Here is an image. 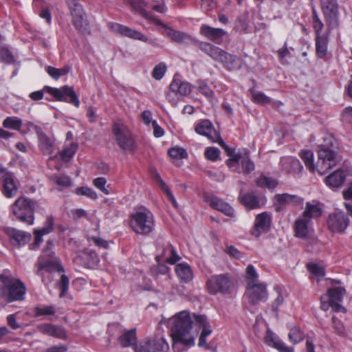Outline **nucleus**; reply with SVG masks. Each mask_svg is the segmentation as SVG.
I'll return each mask as SVG.
<instances>
[{"mask_svg": "<svg viewBox=\"0 0 352 352\" xmlns=\"http://www.w3.org/2000/svg\"><path fill=\"white\" fill-rule=\"evenodd\" d=\"M195 315L188 311H182L167 321V327L170 331L173 340V349L176 352L177 344H182L189 348L195 344V338L192 333V324H195Z\"/></svg>", "mask_w": 352, "mask_h": 352, "instance_id": "obj_1", "label": "nucleus"}, {"mask_svg": "<svg viewBox=\"0 0 352 352\" xmlns=\"http://www.w3.org/2000/svg\"><path fill=\"white\" fill-rule=\"evenodd\" d=\"M317 164L315 166L314 153L311 151L304 150L300 153V157L306 168L311 173L316 170L319 174L324 175L336 166L339 161L337 152L327 145L319 146Z\"/></svg>", "mask_w": 352, "mask_h": 352, "instance_id": "obj_2", "label": "nucleus"}, {"mask_svg": "<svg viewBox=\"0 0 352 352\" xmlns=\"http://www.w3.org/2000/svg\"><path fill=\"white\" fill-rule=\"evenodd\" d=\"M53 242L48 240L46 242L42 254L38 258V268L36 274L42 278V282L47 285L52 280V274L64 272V268L60 260L55 256V252L52 250Z\"/></svg>", "mask_w": 352, "mask_h": 352, "instance_id": "obj_3", "label": "nucleus"}, {"mask_svg": "<svg viewBox=\"0 0 352 352\" xmlns=\"http://www.w3.org/2000/svg\"><path fill=\"white\" fill-rule=\"evenodd\" d=\"M130 227L137 234L149 235L155 227L153 212L145 207L138 208L130 215Z\"/></svg>", "mask_w": 352, "mask_h": 352, "instance_id": "obj_4", "label": "nucleus"}, {"mask_svg": "<svg viewBox=\"0 0 352 352\" xmlns=\"http://www.w3.org/2000/svg\"><path fill=\"white\" fill-rule=\"evenodd\" d=\"M1 297L8 302L21 301L25 298L26 287L25 284L18 278L0 274Z\"/></svg>", "mask_w": 352, "mask_h": 352, "instance_id": "obj_5", "label": "nucleus"}, {"mask_svg": "<svg viewBox=\"0 0 352 352\" xmlns=\"http://www.w3.org/2000/svg\"><path fill=\"white\" fill-rule=\"evenodd\" d=\"M206 287L210 295H230L235 291L236 281L229 273L214 274L208 278Z\"/></svg>", "mask_w": 352, "mask_h": 352, "instance_id": "obj_6", "label": "nucleus"}, {"mask_svg": "<svg viewBox=\"0 0 352 352\" xmlns=\"http://www.w3.org/2000/svg\"><path fill=\"white\" fill-rule=\"evenodd\" d=\"M37 201L27 197H19L11 206L15 217L21 222L28 226L34 223V210Z\"/></svg>", "mask_w": 352, "mask_h": 352, "instance_id": "obj_7", "label": "nucleus"}, {"mask_svg": "<svg viewBox=\"0 0 352 352\" xmlns=\"http://www.w3.org/2000/svg\"><path fill=\"white\" fill-rule=\"evenodd\" d=\"M268 298L267 283L259 282L258 283L245 286L243 300L245 307L248 309V306H256L261 302H267Z\"/></svg>", "mask_w": 352, "mask_h": 352, "instance_id": "obj_8", "label": "nucleus"}, {"mask_svg": "<svg viewBox=\"0 0 352 352\" xmlns=\"http://www.w3.org/2000/svg\"><path fill=\"white\" fill-rule=\"evenodd\" d=\"M169 346L161 333L148 336L133 346L135 352H166Z\"/></svg>", "mask_w": 352, "mask_h": 352, "instance_id": "obj_9", "label": "nucleus"}, {"mask_svg": "<svg viewBox=\"0 0 352 352\" xmlns=\"http://www.w3.org/2000/svg\"><path fill=\"white\" fill-rule=\"evenodd\" d=\"M344 292L345 289L341 287L329 289L320 298L321 309L327 311L331 308L336 312H346L345 308L342 305Z\"/></svg>", "mask_w": 352, "mask_h": 352, "instance_id": "obj_10", "label": "nucleus"}, {"mask_svg": "<svg viewBox=\"0 0 352 352\" xmlns=\"http://www.w3.org/2000/svg\"><path fill=\"white\" fill-rule=\"evenodd\" d=\"M112 133L115 140L120 148L124 151H134L137 146L129 129L123 124L115 122L113 124Z\"/></svg>", "mask_w": 352, "mask_h": 352, "instance_id": "obj_11", "label": "nucleus"}, {"mask_svg": "<svg viewBox=\"0 0 352 352\" xmlns=\"http://www.w3.org/2000/svg\"><path fill=\"white\" fill-rule=\"evenodd\" d=\"M320 3L328 31L331 32L340 26V12L337 0H320Z\"/></svg>", "mask_w": 352, "mask_h": 352, "instance_id": "obj_12", "label": "nucleus"}, {"mask_svg": "<svg viewBox=\"0 0 352 352\" xmlns=\"http://www.w3.org/2000/svg\"><path fill=\"white\" fill-rule=\"evenodd\" d=\"M44 89L58 101L69 102L76 107L80 106V100L72 87L63 86L60 88H54L45 86Z\"/></svg>", "mask_w": 352, "mask_h": 352, "instance_id": "obj_13", "label": "nucleus"}, {"mask_svg": "<svg viewBox=\"0 0 352 352\" xmlns=\"http://www.w3.org/2000/svg\"><path fill=\"white\" fill-rule=\"evenodd\" d=\"M108 27L113 32L120 34L122 36L147 43L153 46L156 45V43L153 39L148 38L137 30L131 29L124 25L113 22L109 23Z\"/></svg>", "mask_w": 352, "mask_h": 352, "instance_id": "obj_14", "label": "nucleus"}, {"mask_svg": "<svg viewBox=\"0 0 352 352\" xmlns=\"http://www.w3.org/2000/svg\"><path fill=\"white\" fill-rule=\"evenodd\" d=\"M327 223L332 232L342 233L349 226L350 220L344 212L338 211L329 214Z\"/></svg>", "mask_w": 352, "mask_h": 352, "instance_id": "obj_15", "label": "nucleus"}, {"mask_svg": "<svg viewBox=\"0 0 352 352\" xmlns=\"http://www.w3.org/2000/svg\"><path fill=\"white\" fill-rule=\"evenodd\" d=\"M195 325L199 329H201V333L199 338L198 346L200 348H204L205 349H210V346H208L206 339L207 337L211 335L212 333V327L208 320V318L206 315H195Z\"/></svg>", "mask_w": 352, "mask_h": 352, "instance_id": "obj_16", "label": "nucleus"}, {"mask_svg": "<svg viewBox=\"0 0 352 352\" xmlns=\"http://www.w3.org/2000/svg\"><path fill=\"white\" fill-rule=\"evenodd\" d=\"M155 259L157 262H165L170 265H174L180 261L182 257L171 244L166 243L157 248V254Z\"/></svg>", "mask_w": 352, "mask_h": 352, "instance_id": "obj_17", "label": "nucleus"}, {"mask_svg": "<svg viewBox=\"0 0 352 352\" xmlns=\"http://www.w3.org/2000/svg\"><path fill=\"white\" fill-rule=\"evenodd\" d=\"M195 131L197 134L206 137L213 142H217L220 140V134L208 120H200L195 122Z\"/></svg>", "mask_w": 352, "mask_h": 352, "instance_id": "obj_18", "label": "nucleus"}, {"mask_svg": "<svg viewBox=\"0 0 352 352\" xmlns=\"http://www.w3.org/2000/svg\"><path fill=\"white\" fill-rule=\"evenodd\" d=\"M272 216L267 212H263L256 216L254 228L251 231L252 235L258 238L263 233L267 232L271 226Z\"/></svg>", "mask_w": 352, "mask_h": 352, "instance_id": "obj_19", "label": "nucleus"}, {"mask_svg": "<svg viewBox=\"0 0 352 352\" xmlns=\"http://www.w3.org/2000/svg\"><path fill=\"white\" fill-rule=\"evenodd\" d=\"M130 5L133 10L143 16L144 19L153 21L158 25H164L163 23L156 17L153 16L152 13L146 11L150 6L146 0H130Z\"/></svg>", "mask_w": 352, "mask_h": 352, "instance_id": "obj_20", "label": "nucleus"}, {"mask_svg": "<svg viewBox=\"0 0 352 352\" xmlns=\"http://www.w3.org/2000/svg\"><path fill=\"white\" fill-rule=\"evenodd\" d=\"M239 200L248 210L259 208L265 201V197H258L254 192H242L239 195Z\"/></svg>", "mask_w": 352, "mask_h": 352, "instance_id": "obj_21", "label": "nucleus"}, {"mask_svg": "<svg viewBox=\"0 0 352 352\" xmlns=\"http://www.w3.org/2000/svg\"><path fill=\"white\" fill-rule=\"evenodd\" d=\"M74 261L86 268H94L100 262L98 254L91 250H85L81 254L78 255Z\"/></svg>", "mask_w": 352, "mask_h": 352, "instance_id": "obj_22", "label": "nucleus"}, {"mask_svg": "<svg viewBox=\"0 0 352 352\" xmlns=\"http://www.w3.org/2000/svg\"><path fill=\"white\" fill-rule=\"evenodd\" d=\"M265 342L269 346L274 348L279 352H294L293 347L288 346L269 328L266 331Z\"/></svg>", "mask_w": 352, "mask_h": 352, "instance_id": "obj_23", "label": "nucleus"}, {"mask_svg": "<svg viewBox=\"0 0 352 352\" xmlns=\"http://www.w3.org/2000/svg\"><path fill=\"white\" fill-rule=\"evenodd\" d=\"M7 234L10 243L14 246H24L32 239V234L30 232L16 228H9L7 231Z\"/></svg>", "mask_w": 352, "mask_h": 352, "instance_id": "obj_24", "label": "nucleus"}, {"mask_svg": "<svg viewBox=\"0 0 352 352\" xmlns=\"http://www.w3.org/2000/svg\"><path fill=\"white\" fill-rule=\"evenodd\" d=\"M206 201L210 207L224 213L226 216L232 217L234 215V209L230 205L218 197L207 195Z\"/></svg>", "mask_w": 352, "mask_h": 352, "instance_id": "obj_25", "label": "nucleus"}, {"mask_svg": "<svg viewBox=\"0 0 352 352\" xmlns=\"http://www.w3.org/2000/svg\"><path fill=\"white\" fill-rule=\"evenodd\" d=\"M280 164L283 171L288 173H298L303 168L300 162L292 156L283 157L280 160Z\"/></svg>", "mask_w": 352, "mask_h": 352, "instance_id": "obj_26", "label": "nucleus"}, {"mask_svg": "<svg viewBox=\"0 0 352 352\" xmlns=\"http://www.w3.org/2000/svg\"><path fill=\"white\" fill-rule=\"evenodd\" d=\"M200 34L206 38L219 43L226 32L221 28H215L204 24L200 28Z\"/></svg>", "mask_w": 352, "mask_h": 352, "instance_id": "obj_27", "label": "nucleus"}, {"mask_svg": "<svg viewBox=\"0 0 352 352\" xmlns=\"http://www.w3.org/2000/svg\"><path fill=\"white\" fill-rule=\"evenodd\" d=\"M170 90L175 95L184 96L190 94L192 85L187 81H182L175 75L170 84Z\"/></svg>", "mask_w": 352, "mask_h": 352, "instance_id": "obj_28", "label": "nucleus"}, {"mask_svg": "<svg viewBox=\"0 0 352 352\" xmlns=\"http://www.w3.org/2000/svg\"><path fill=\"white\" fill-rule=\"evenodd\" d=\"M175 273L181 282L188 283L194 277L190 265L186 262H182L175 265Z\"/></svg>", "mask_w": 352, "mask_h": 352, "instance_id": "obj_29", "label": "nucleus"}, {"mask_svg": "<svg viewBox=\"0 0 352 352\" xmlns=\"http://www.w3.org/2000/svg\"><path fill=\"white\" fill-rule=\"evenodd\" d=\"M311 224V219L301 217L294 223L295 236L300 239H306L309 234V229Z\"/></svg>", "mask_w": 352, "mask_h": 352, "instance_id": "obj_30", "label": "nucleus"}, {"mask_svg": "<svg viewBox=\"0 0 352 352\" xmlns=\"http://www.w3.org/2000/svg\"><path fill=\"white\" fill-rule=\"evenodd\" d=\"M152 177L155 182L160 188L161 190L166 195L168 201L171 203L173 206L175 208H177L178 204L174 195L171 192L169 187L166 185L165 182L162 179L160 174L157 171H154L152 173Z\"/></svg>", "mask_w": 352, "mask_h": 352, "instance_id": "obj_31", "label": "nucleus"}, {"mask_svg": "<svg viewBox=\"0 0 352 352\" xmlns=\"http://www.w3.org/2000/svg\"><path fill=\"white\" fill-rule=\"evenodd\" d=\"M2 192L8 198L14 197L18 190L16 182L12 175H8L2 177Z\"/></svg>", "mask_w": 352, "mask_h": 352, "instance_id": "obj_32", "label": "nucleus"}, {"mask_svg": "<svg viewBox=\"0 0 352 352\" xmlns=\"http://www.w3.org/2000/svg\"><path fill=\"white\" fill-rule=\"evenodd\" d=\"M200 50L210 56L213 60L217 61H221L224 50H221L219 47L214 46L211 43L207 42H201L199 44Z\"/></svg>", "mask_w": 352, "mask_h": 352, "instance_id": "obj_33", "label": "nucleus"}, {"mask_svg": "<svg viewBox=\"0 0 352 352\" xmlns=\"http://www.w3.org/2000/svg\"><path fill=\"white\" fill-rule=\"evenodd\" d=\"M346 179V174L341 169H338L325 178V184L332 189L341 186Z\"/></svg>", "mask_w": 352, "mask_h": 352, "instance_id": "obj_34", "label": "nucleus"}, {"mask_svg": "<svg viewBox=\"0 0 352 352\" xmlns=\"http://www.w3.org/2000/svg\"><path fill=\"white\" fill-rule=\"evenodd\" d=\"M329 32L316 35V50L318 57L324 58L327 52Z\"/></svg>", "mask_w": 352, "mask_h": 352, "instance_id": "obj_35", "label": "nucleus"}, {"mask_svg": "<svg viewBox=\"0 0 352 352\" xmlns=\"http://www.w3.org/2000/svg\"><path fill=\"white\" fill-rule=\"evenodd\" d=\"M322 208H321L319 202H307L306 204L302 217L311 219V218H318L322 215Z\"/></svg>", "mask_w": 352, "mask_h": 352, "instance_id": "obj_36", "label": "nucleus"}, {"mask_svg": "<svg viewBox=\"0 0 352 352\" xmlns=\"http://www.w3.org/2000/svg\"><path fill=\"white\" fill-rule=\"evenodd\" d=\"M220 62L229 70L238 69L241 67L240 59L237 56L228 54L226 52H224Z\"/></svg>", "mask_w": 352, "mask_h": 352, "instance_id": "obj_37", "label": "nucleus"}, {"mask_svg": "<svg viewBox=\"0 0 352 352\" xmlns=\"http://www.w3.org/2000/svg\"><path fill=\"white\" fill-rule=\"evenodd\" d=\"M311 278L316 282L320 281L325 276V269L319 264L311 263L307 265Z\"/></svg>", "mask_w": 352, "mask_h": 352, "instance_id": "obj_38", "label": "nucleus"}, {"mask_svg": "<svg viewBox=\"0 0 352 352\" xmlns=\"http://www.w3.org/2000/svg\"><path fill=\"white\" fill-rule=\"evenodd\" d=\"M137 340L136 329H132L126 331L118 338V342L122 347H129Z\"/></svg>", "mask_w": 352, "mask_h": 352, "instance_id": "obj_39", "label": "nucleus"}, {"mask_svg": "<svg viewBox=\"0 0 352 352\" xmlns=\"http://www.w3.org/2000/svg\"><path fill=\"white\" fill-rule=\"evenodd\" d=\"M258 278L259 275L254 266L252 264H249L245 269V286L258 283Z\"/></svg>", "mask_w": 352, "mask_h": 352, "instance_id": "obj_40", "label": "nucleus"}, {"mask_svg": "<svg viewBox=\"0 0 352 352\" xmlns=\"http://www.w3.org/2000/svg\"><path fill=\"white\" fill-rule=\"evenodd\" d=\"M256 183L258 187L268 188L270 190L274 189L278 184L276 179L271 177H267L263 174L256 179Z\"/></svg>", "mask_w": 352, "mask_h": 352, "instance_id": "obj_41", "label": "nucleus"}, {"mask_svg": "<svg viewBox=\"0 0 352 352\" xmlns=\"http://www.w3.org/2000/svg\"><path fill=\"white\" fill-rule=\"evenodd\" d=\"M51 180L58 186L59 190H62L72 185L70 177L65 175L54 174L52 175Z\"/></svg>", "mask_w": 352, "mask_h": 352, "instance_id": "obj_42", "label": "nucleus"}, {"mask_svg": "<svg viewBox=\"0 0 352 352\" xmlns=\"http://www.w3.org/2000/svg\"><path fill=\"white\" fill-rule=\"evenodd\" d=\"M78 148V144L72 142L69 145L65 146L60 152V156L63 161L69 162L73 158Z\"/></svg>", "mask_w": 352, "mask_h": 352, "instance_id": "obj_43", "label": "nucleus"}, {"mask_svg": "<svg viewBox=\"0 0 352 352\" xmlns=\"http://www.w3.org/2000/svg\"><path fill=\"white\" fill-rule=\"evenodd\" d=\"M22 120L16 116L7 117L2 123L4 128L19 131L22 126Z\"/></svg>", "mask_w": 352, "mask_h": 352, "instance_id": "obj_44", "label": "nucleus"}, {"mask_svg": "<svg viewBox=\"0 0 352 352\" xmlns=\"http://www.w3.org/2000/svg\"><path fill=\"white\" fill-rule=\"evenodd\" d=\"M38 147L44 154H51L54 151V142L46 135L38 139Z\"/></svg>", "mask_w": 352, "mask_h": 352, "instance_id": "obj_45", "label": "nucleus"}, {"mask_svg": "<svg viewBox=\"0 0 352 352\" xmlns=\"http://www.w3.org/2000/svg\"><path fill=\"white\" fill-rule=\"evenodd\" d=\"M275 199H276V201L278 202L279 204L287 203V204L297 205V204H299L302 201V199H300V197H299L296 195H289L287 193L277 194L275 196Z\"/></svg>", "mask_w": 352, "mask_h": 352, "instance_id": "obj_46", "label": "nucleus"}, {"mask_svg": "<svg viewBox=\"0 0 352 352\" xmlns=\"http://www.w3.org/2000/svg\"><path fill=\"white\" fill-rule=\"evenodd\" d=\"M311 20H312V27L315 32L316 35H320L323 34L322 33L323 28H324V23L319 17L318 14L317 13V11L316 8L314 7L312 8V15H311Z\"/></svg>", "mask_w": 352, "mask_h": 352, "instance_id": "obj_47", "label": "nucleus"}, {"mask_svg": "<svg viewBox=\"0 0 352 352\" xmlns=\"http://www.w3.org/2000/svg\"><path fill=\"white\" fill-rule=\"evenodd\" d=\"M167 34L173 41L179 43H186L190 39L188 34L171 28L168 30Z\"/></svg>", "mask_w": 352, "mask_h": 352, "instance_id": "obj_48", "label": "nucleus"}, {"mask_svg": "<svg viewBox=\"0 0 352 352\" xmlns=\"http://www.w3.org/2000/svg\"><path fill=\"white\" fill-rule=\"evenodd\" d=\"M67 3L69 8L72 19L85 14L82 9V6L79 3L78 0H67Z\"/></svg>", "mask_w": 352, "mask_h": 352, "instance_id": "obj_49", "label": "nucleus"}, {"mask_svg": "<svg viewBox=\"0 0 352 352\" xmlns=\"http://www.w3.org/2000/svg\"><path fill=\"white\" fill-rule=\"evenodd\" d=\"M56 309L53 305L37 306L34 308L35 316H48L56 314Z\"/></svg>", "mask_w": 352, "mask_h": 352, "instance_id": "obj_50", "label": "nucleus"}, {"mask_svg": "<svg viewBox=\"0 0 352 352\" xmlns=\"http://www.w3.org/2000/svg\"><path fill=\"white\" fill-rule=\"evenodd\" d=\"M73 23L76 28L82 33H86L89 31V25L85 14L74 18Z\"/></svg>", "mask_w": 352, "mask_h": 352, "instance_id": "obj_51", "label": "nucleus"}, {"mask_svg": "<svg viewBox=\"0 0 352 352\" xmlns=\"http://www.w3.org/2000/svg\"><path fill=\"white\" fill-rule=\"evenodd\" d=\"M251 94H252V101L254 103H256L258 104H269L272 100V99L271 98L266 96L262 91H256L254 90H251Z\"/></svg>", "mask_w": 352, "mask_h": 352, "instance_id": "obj_52", "label": "nucleus"}, {"mask_svg": "<svg viewBox=\"0 0 352 352\" xmlns=\"http://www.w3.org/2000/svg\"><path fill=\"white\" fill-rule=\"evenodd\" d=\"M167 71V66L165 63L161 62L156 65L152 71V77L157 80H160L164 76Z\"/></svg>", "mask_w": 352, "mask_h": 352, "instance_id": "obj_53", "label": "nucleus"}, {"mask_svg": "<svg viewBox=\"0 0 352 352\" xmlns=\"http://www.w3.org/2000/svg\"><path fill=\"white\" fill-rule=\"evenodd\" d=\"M196 89L199 93L208 99H212L214 96L213 91L209 87L205 81L201 80L197 82Z\"/></svg>", "mask_w": 352, "mask_h": 352, "instance_id": "obj_54", "label": "nucleus"}, {"mask_svg": "<svg viewBox=\"0 0 352 352\" xmlns=\"http://www.w3.org/2000/svg\"><path fill=\"white\" fill-rule=\"evenodd\" d=\"M168 153L170 157L176 160L184 159L188 156L186 151L184 148L179 146L169 148Z\"/></svg>", "mask_w": 352, "mask_h": 352, "instance_id": "obj_55", "label": "nucleus"}, {"mask_svg": "<svg viewBox=\"0 0 352 352\" xmlns=\"http://www.w3.org/2000/svg\"><path fill=\"white\" fill-rule=\"evenodd\" d=\"M204 155L207 160L212 162H217L221 159V151L218 148L214 146L206 148Z\"/></svg>", "mask_w": 352, "mask_h": 352, "instance_id": "obj_56", "label": "nucleus"}, {"mask_svg": "<svg viewBox=\"0 0 352 352\" xmlns=\"http://www.w3.org/2000/svg\"><path fill=\"white\" fill-rule=\"evenodd\" d=\"M288 336L292 342L297 344L303 340L304 333L298 327H294L290 329Z\"/></svg>", "mask_w": 352, "mask_h": 352, "instance_id": "obj_57", "label": "nucleus"}, {"mask_svg": "<svg viewBox=\"0 0 352 352\" xmlns=\"http://www.w3.org/2000/svg\"><path fill=\"white\" fill-rule=\"evenodd\" d=\"M87 239L90 244L93 243L94 245L98 248H102L104 249H107L109 248L108 241L100 238L99 236H92L87 234Z\"/></svg>", "mask_w": 352, "mask_h": 352, "instance_id": "obj_58", "label": "nucleus"}, {"mask_svg": "<svg viewBox=\"0 0 352 352\" xmlns=\"http://www.w3.org/2000/svg\"><path fill=\"white\" fill-rule=\"evenodd\" d=\"M75 192L78 195H84L91 199L98 198L97 193L91 188L82 186L76 188Z\"/></svg>", "mask_w": 352, "mask_h": 352, "instance_id": "obj_59", "label": "nucleus"}, {"mask_svg": "<svg viewBox=\"0 0 352 352\" xmlns=\"http://www.w3.org/2000/svg\"><path fill=\"white\" fill-rule=\"evenodd\" d=\"M332 327L336 333L340 336H345L346 335V329L343 323L336 317L332 318Z\"/></svg>", "mask_w": 352, "mask_h": 352, "instance_id": "obj_60", "label": "nucleus"}, {"mask_svg": "<svg viewBox=\"0 0 352 352\" xmlns=\"http://www.w3.org/2000/svg\"><path fill=\"white\" fill-rule=\"evenodd\" d=\"M0 58L2 62L8 64H12L14 62V57L12 52L7 47L0 48Z\"/></svg>", "mask_w": 352, "mask_h": 352, "instance_id": "obj_61", "label": "nucleus"}, {"mask_svg": "<svg viewBox=\"0 0 352 352\" xmlns=\"http://www.w3.org/2000/svg\"><path fill=\"white\" fill-rule=\"evenodd\" d=\"M50 336L62 340L67 338V334L65 329L61 326L56 324H54Z\"/></svg>", "mask_w": 352, "mask_h": 352, "instance_id": "obj_62", "label": "nucleus"}, {"mask_svg": "<svg viewBox=\"0 0 352 352\" xmlns=\"http://www.w3.org/2000/svg\"><path fill=\"white\" fill-rule=\"evenodd\" d=\"M34 241L30 245L32 250H37L43 242V236L45 235L40 230L34 229Z\"/></svg>", "mask_w": 352, "mask_h": 352, "instance_id": "obj_63", "label": "nucleus"}, {"mask_svg": "<svg viewBox=\"0 0 352 352\" xmlns=\"http://www.w3.org/2000/svg\"><path fill=\"white\" fill-rule=\"evenodd\" d=\"M54 227V218L52 216H48L46 218V220L44 223V225L42 228L39 229L43 234H48L51 233Z\"/></svg>", "mask_w": 352, "mask_h": 352, "instance_id": "obj_64", "label": "nucleus"}]
</instances>
